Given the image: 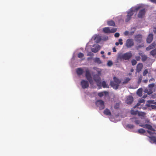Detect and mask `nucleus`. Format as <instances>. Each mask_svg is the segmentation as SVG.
Returning <instances> with one entry per match:
<instances>
[{
	"mask_svg": "<svg viewBox=\"0 0 156 156\" xmlns=\"http://www.w3.org/2000/svg\"><path fill=\"white\" fill-rule=\"evenodd\" d=\"M141 7V6H139L131 8L129 11L127 12V14L125 20V22H127L130 20L132 16L134 14V12H137Z\"/></svg>",
	"mask_w": 156,
	"mask_h": 156,
	"instance_id": "nucleus-1",
	"label": "nucleus"
},
{
	"mask_svg": "<svg viewBox=\"0 0 156 156\" xmlns=\"http://www.w3.org/2000/svg\"><path fill=\"white\" fill-rule=\"evenodd\" d=\"M132 56L131 51L127 52L124 54H120L118 55L117 57L118 60L122 61V60H129Z\"/></svg>",
	"mask_w": 156,
	"mask_h": 156,
	"instance_id": "nucleus-2",
	"label": "nucleus"
},
{
	"mask_svg": "<svg viewBox=\"0 0 156 156\" xmlns=\"http://www.w3.org/2000/svg\"><path fill=\"white\" fill-rule=\"evenodd\" d=\"M113 81H111L110 82V86L114 89L117 90L119 86V84L121 82V80L115 76L113 77Z\"/></svg>",
	"mask_w": 156,
	"mask_h": 156,
	"instance_id": "nucleus-3",
	"label": "nucleus"
},
{
	"mask_svg": "<svg viewBox=\"0 0 156 156\" xmlns=\"http://www.w3.org/2000/svg\"><path fill=\"white\" fill-rule=\"evenodd\" d=\"M117 29L115 28H113L110 29L109 27H107L103 29V32L105 34H110L114 33L116 31Z\"/></svg>",
	"mask_w": 156,
	"mask_h": 156,
	"instance_id": "nucleus-4",
	"label": "nucleus"
},
{
	"mask_svg": "<svg viewBox=\"0 0 156 156\" xmlns=\"http://www.w3.org/2000/svg\"><path fill=\"white\" fill-rule=\"evenodd\" d=\"M134 43L132 39H128L126 41L125 44L127 48H130L134 45Z\"/></svg>",
	"mask_w": 156,
	"mask_h": 156,
	"instance_id": "nucleus-5",
	"label": "nucleus"
},
{
	"mask_svg": "<svg viewBox=\"0 0 156 156\" xmlns=\"http://www.w3.org/2000/svg\"><path fill=\"white\" fill-rule=\"evenodd\" d=\"M85 76L90 83L91 84H92L93 83V81L89 70L88 69H87L86 70Z\"/></svg>",
	"mask_w": 156,
	"mask_h": 156,
	"instance_id": "nucleus-6",
	"label": "nucleus"
},
{
	"mask_svg": "<svg viewBox=\"0 0 156 156\" xmlns=\"http://www.w3.org/2000/svg\"><path fill=\"white\" fill-rule=\"evenodd\" d=\"M93 79L96 82L97 86H100L101 84V79L100 76L98 75L95 74L94 76Z\"/></svg>",
	"mask_w": 156,
	"mask_h": 156,
	"instance_id": "nucleus-7",
	"label": "nucleus"
},
{
	"mask_svg": "<svg viewBox=\"0 0 156 156\" xmlns=\"http://www.w3.org/2000/svg\"><path fill=\"white\" fill-rule=\"evenodd\" d=\"M96 104L100 110H102L105 108L104 103V101L102 100L97 101L96 103Z\"/></svg>",
	"mask_w": 156,
	"mask_h": 156,
	"instance_id": "nucleus-8",
	"label": "nucleus"
},
{
	"mask_svg": "<svg viewBox=\"0 0 156 156\" xmlns=\"http://www.w3.org/2000/svg\"><path fill=\"white\" fill-rule=\"evenodd\" d=\"M80 84L82 88L83 89L87 88L89 86L88 81L85 80H82Z\"/></svg>",
	"mask_w": 156,
	"mask_h": 156,
	"instance_id": "nucleus-9",
	"label": "nucleus"
},
{
	"mask_svg": "<svg viewBox=\"0 0 156 156\" xmlns=\"http://www.w3.org/2000/svg\"><path fill=\"white\" fill-rule=\"evenodd\" d=\"M133 97L131 96H129L127 97L126 103L130 105L133 103Z\"/></svg>",
	"mask_w": 156,
	"mask_h": 156,
	"instance_id": "nucleus-10",
	"label": "nucleus"
},
{
	"mask_svg": "<svg viewBox=\"0 0 156 156\" xmlns=\"http://www.w3.org/2000/svg\"><path fill=\"white\" fill-rule=\"evenodd\" d=\"M142 36L140 34H138L135 36V40L139 43H141L142 41Z\"/></svg>",
	"mask_w": 156,
	"mask_h": 156,
	"instance_id": "nucleus-11",
	"label": "nucleus"
},
{
	"mask_svg": "<svg viewBox=\"0 0 156 156\" xmlns=\"http://www.w3.org/2000/svg\"><path fill=\"white\" fill-rule=\"evenodd\" d=\"M145 9H143L140 10L138 15V16L139 18H141L145 14Z\"/></svg>",
	"mask_w": 156,
	"mask_h": 156,
	"instance_id": "nucleus-12",
	"label": "nucleus"
},
{
	"mask_svg": "<svg viewBox=\"0 0 156 156\" xmlns=\"http://www.w3.org/2000/svg\"><path fill=\"white\" fill-rule=\"evenodd\" d=\"M153 34H150L148 36L147 41L148 43H150L152 41L153 39Z\"/></svg>",
	"mask_w": 156,
	"mask_h": 156,
	"instance_id": "nucleus-13",
	"label": "nucleus"
},
{
	"mask_svg": "<svg viewBox=\"0 0 156 156\" xmlns=\"http://www.w3.org/2000/svg\"><path fill=\"white\" fill-rule=\"evenodd\" d=\"M100 47L99 45H96L94 48H92L91 51L94 53L97 52L100 49Z\"/></svg>",
	"mask_w": 156,
	"mask_h": 156,
	"instance_id": "nucleus-14",
	"label": "nucleus"
},
{
	"mask_svg": "<svg viewBox=\"0 0 156 156\" xmlns=\"http://www.w3.org/2000/svg\"><path fill=\"white\" fill-rule=\"evenodd\" d=\"M143 67V64L141 63H138L136 66V71L138 73L140 72L142 70Z\"/></svg>",
	"mask_w": 156,
	"mask_h": 156,
	"instance_id": "nucleus-15",
	"label": "nucleus"
},
{
	"mask_svg": "<svg viewBox=\"0 0 156 156\" xmlns=\"http://www.w3.org/2000/svg\"><path fill=\"white\" fill-rule=\"evenodd\" d=\"M156 46V44L154 42H153L151 44H150L148 47L146 48V49L147 50L149 51L154 48Z\"/></svg>",
	"mask_w": 156,
	"mask_h": 156,
	"instance_id": "nucleus-16",
	"label": "nucleus"
},
{
	"mask_svg": "<svg viewBox=\"0 0 156 156\" xmlns=\"http://www.w3.org/2000/svg\"><path fill=\"white\" fill-rule=\"evenodd\" d=\"M138 115L142 119L146 117V113L143 112H138Z\"/></svg>",
	"mask_w": 156,
	"mask_h": 156,
	"instance_id": "nucleus-17",
	"label": "nucleus"
},
{
	"mask_svg": "<svg viewBox=\"0 0 156 156\" xmlns=\"http://www.w3.org/2000/svg\"><path fill=\"white\" fill-rule=\"evenodd\" d=\"M150 140V142L151 143L156 144V137L154 136H149Z\"/></svg>",
	"mask_w": 156,
	"mask_h": 156,
	"instance_id": "nucleus-18",
	"label": "nucleus"
},
{
	"mask_svg": "<svg viewBox=\"0 0 156 156\" xmlns=\"http://www.w3.org/2000/svg\"><path fill=\"white\" fill-rule=\"evenodd\" d=\"M76 73L78 75H82L83 73V70L81 68H78L77 69Z\"/></svg>",
	"mask_w": 156,
	"mask_h": 156,
	"instance_id": "nucleus-19",
	"label": "nucleus"
},
{
	"mask_svg": "<svg viewBox=\"0 0 156 156\" xmlns=\"http://www.w3.org/2000/svg\"><path fill=\"white\" fill-rule=\"evenodd\" d=\"M94 40L97 43H99L101 41V38L99 36L96 35L95 37Z\"/></svg>",
	"mask_w": 156,
	"mask_h": 156,
	"instance_id": "nucleus-20",
	"label": "nucleus"
},
{
	"mask_svg": "<svg viewBox=\"0 0 156 156\" xmlns=\"http://www.w3.org/2000/svg\"><path fill=\"white\" fill-rule=\"evenodd\" d=\"M105 114L108 115H111V113L110 110L107 108L106 109L104 112Z\"/></svg>",
	"mask_w": 156,
	"mask_h": 156,
	"instance_id": "nucleus-21",
	"label": "nucleus"
},
{
	"mask_svg": "<svg viewBox=\"0 0 156 156\" xmlns=\"http://www.w3.org/2000/svg\"><path fill=\"white\" fill-rule=\"evenodd\" d=\"M108 94V92L106 91H104V92H100L98 93V95L100 97H102L104 94L106 95Z\"/></svg>",
	"mask_w": 156,
	"mask_h": 156,
	"instance_id": "nucleus-22",
	"label": "nucleus"
},
{
	"mask_svg": "<svg viewBox=\"0 0 156 156\" xmlns=\"http://www.w3.org/2000/svg\"><path fill=\"white\" fill-rule=\"evenodd\" d=\"M141 126L144 128H145L150 130H152L153 129L152 126L149 124H146L145 125H143Z\"/></svg>",
	"mask_w": 156,
	"mask_h": 156,
	"instance_id": "nucleus-23",
	"label": "nucleus"
},
{
	"mask_svg": "<svg viewBox=\"0 0 156 156\" xmlns=\"http://www.w3.org/2000/svg\"><path fill=\"white\" fill-rule=\"evenodd\" d=\"M108 25L110 26H115V22L112 20H110L107 22Z\"/></svg>",
	"mask_w": 156,
	"mask_h": 156,
	"instance_id": "nucleus-24",
	"label": "nucleus"
},
{
	"mask_svg": "<svg viewBox=\"0 0 156 156\" xmlns=\"http://www.w3.org/2000/svg\"><path fill=\"white\" fill-rule=\"evenodd\" d=\"M142 88H139V89L136 92L137 94L139 96L141 97L142 95Z\"/></svg>",
	"mask_w": 156,
	"mask_h": 156,
	"instance_id": "nucleus-25",
	"label": "nucleus"
},
{
	"mask_svg": "<svg viewBox=\"0 0 156 156\" xmlns=\"http://www.w3.org/2000/svg\"><path fill=\"white\" fill-rule=\"evenodd\" d=\"M94 62L95 63H97L98 64H100L101 63V62L100 60V58H94Z\"/></svg>",
	"mask_w": 156,
	"mask_h": 156,
	"instance_id": "nucleus-26",
	"label": "nucleus"
},
{
	"mask_svg": "<svg viewBox=\"0 0 156 156\" xmlns=\"http://www.w3.org/2000/svg\"><path fill=\"white\" fill-rule=\"evenodd\" d=\"M101 84L103 87L104 88L109 87L108 85L106 84L105 81H103L101 83Z\"/></svg>",
	"mask_w": 156,
	"mask_h": 156,
	"instance_id": "nucleus-27",
	"label": "nucleus"
},
{
	"mask_svg": "<svg viewBox=\"0 0 156 156\" xmlns=\"http://www.w3.org/2000/svg\"><path fill=\"white\" fill-rule=\"evenodd\" d=\"M131 79L129 78H127L125 80H124V81L122 82V84H126L128 83V82H129Z\"/></svg>",
	"mask_w": 156,
	"mask_h": 156,
	"instance_id": "nucleus-28",
	"label": "nucleus"
},
{
	"mask_svg": "<svg viewBox=\"0 0 156 156\" xmlns=\"http://www.w3.org/2000/svg\"><path fill=\"white\" fill-rule=\"evenodd\" d=\"M138 111H134L133 109H131V114L133 115H135L138 114Z\"/></svg>",
	"mask_w": 156,
	"mask_h": 156,
	"instance_id": "nucleus-29",
	"label": "nucleus"
},
{
	"mask_svg": "<svg viewBox=\"0 0 156 156\" xmlns=\"http://www.w3.org/2000/svg\"><path fill=\"white\" fill-rule=\"evenodd\" d=\"M142 57V60L143 62L145 61L147 58V57L145 55H140Z\"/></svg>",
	"mask_w": 156,
	"mask_h": 156,
	"instance_id": "nucleus-30",
	"label": "nucleus"
},
{
	"mask_svg": "<svg viewBox=\"0 0 156 156\" xmlns=\"http://www.w3.org/2000/svg\"><path fill=\"white\" fill-rule=\"evenodd\" d=\"M150 54L153 56H154L156 55V49H154L150 52Z\"/></svg>",
	"mask_w": 156,
	"mask_h": 156,
	"instance_id": "nucleus-31",
	"label": "nucleus"
},
{
	"mask_svg": "<svg viewBox=\"0 0 156 156\" xmlns=\"http://www.w3.org/2000/svg\"><path fill=\"white\" fill-rule=\"evenodd\" d=\"M139 133L140 134H143L145 133V130L143 129H140L138 130Z\"/></svg>",
	"mask_w": 156,
	"mask_h": 156,
	"instance_id": "nucleus-32",
	"label": "nucleus"
},
{
	"mask_svg": "<svg viewBox=\"0 0 156 156\" xmlns=\"http://www.w3.org/2000/svg\"><path fill=\"white\" fill-rule=\"evenodd\" d=\"M126 127L129 129H132L134 128V126L132 124H126Z\"/></svg>",
	"mask_w": 156,
	"mask_h": 156,
	"instance_id": "nucleus-33",
	"label": "nucleus"
},
{
	"mask_svg": "<svg viewBox=\"0 0 156 156\" xmlns=\"http://www.w3.org/2000/svg\"><path fill=\"white\" fill-rule=\"evenodd\" d=\"M140 104L141 103H140V102H139V101H138V102L137 103V104L136 105H135L134 107H133V108H141V106H140V107H139V106L140 105Z\"/></svg>",
	"mask_w": 156,
	"mask_h": 156,
	"instance_id": "nucleus-34",
	"label": "nucleus"
},
{
	"mask_svg": "<svg viewBox=\"0 0 156 156\" xmlns=\"http://www.w3.org/2000/svg\"><path fill=\"white\" fill-rule=\"evenodd\" d=\"M84 56V54L81 52H80L78 54V57L79 58H82Z\"/></svg>",
	"mask_w": 156,
	"mask_h": 156,
	"instance_id": "nucleus-35",
	"label": "nucleus"
},
{
	"mask_svg": "<svg viewBox=\"0 0 156 156\" xmlns=\"http://www.w3.org/2000/svg\"><path fill=\"white\" fill-rule=\"evenodd\" d=\"M131 63L132 65L134 66L137 63L135 59H133L131 61Z\"/></svg>",
	"mask_w": 156,
	"mask_h": 156,
	"instance_id": "nucleus-36",
	"label": "nucleus"
},
{
	"mask_svg": "<svg viewBox=\"0 0 156 156\" xmlns=\"http://www.w3.org/2000/svg\"><path fill=\"white\" fill-rule=\"evenodd\" d=\"M144 47V44H141L140 45H138L136 47V49H138L139 48L143 47Z\"/></svg>",
	"mask_w": 156,
	"mask_h": 156,
	"instance_id": "nucleus-37",
	"label": "nucleus"
},
{
	"mask_svg": "<svg viewBox=\"0 0 156 156\" xmlns=\"http://www.w3.org/2000/svg\"><path fill=\"white\" fill-rule=\"evenodd\" d=\"M113 65L112 62L111 61H109L107 63V65L109 66H111Z\"/></svg>",
	"mask_w": 156,
	"mask_h": 156,
	"instance_id": "nucleus-38",
	"label": "nucleus"
},
{
	"mask_svg": "<svg viewBox=\"0 0 156 156\" xmlns=\"http://www.w3.org/2000/svg\"><path fill=\"white\" fill-rule=\"evenodd\" d=\"M134 122L136 124H139L140 122L139 120L137 119L135 117V120H134Z\"/></svg>",
	"mask_w": 156,
	"mask_h": 156,
	"instance_id": "nucleus-39",
	"label": "nucleus"
},
{
	"mask_svg": "<svg viewBox=\"0 0 156 156\" xmlns=\"http://www.w3.org/2000/svg\"><path fill=\"white\" fill-rule=\"evenodd\" d=\"M148 71L147 69H145L143 72V75L144 76H145L146 74L148 73Z\"/></svg>",
	"mask_w": 156,
	"mask_h": 156,
	"instance_id": "nucleus-40",
	"label": "nucleus"
},
{
	"mask_svg": "<svg viewBox=\"0 0 156 156\" xmlns=\"http://www.w3.org/2000/svg\"><path fill=\"white\" fill-rule=\"evenodd\" d=\"M139 101L140 102L141 104L144 103L145 102V100L144 99H141Z\"/></svg>",
	"mask_w": 156,
	"mask_h": 156,
	"instance_id": "nucleus-41",
	"label": "nucleus"
},
{
	"mask_svg": "<svg viewBox=\"0 0 156 156\" xmlns=\"http://www.w3.org/2000/svg\"><path fill=\"white\" fill-rule=\"evenodd\" d=\"M122 39H119V44L120 45H122L123 44V42H122Z\"/></svg>",
	"mask_w": 156,
	"mask_h": 156,
	"instance_id": "nucleus-42",
	"label": "nucleus"
},
{
	"mask_svg": "<svg viewBox=\"0 0 156 156\" xmlns=\"http://www.w3.org/2000/svg\"><path fill=\"white\" fill-rule=\"evenodd\" d=\"M142 79V76H140L139 78V79L138 80V83H140L141 82Z\"/></svg>",
	"mask_w": 156,
	"mask_h": 156,
	"instance_id": "nucleus-43",
	"label": "nucleus"
},
{
	"mask_svg": "<svg viewBox=\"0 0 156 156\" xmlns=\"http://www.w3.org/2000/svg\"><path fill=\"white\" fill-rule=\"evenodd\" d=\"M154 86V83H151V84H149V85H148V87H150V88H152Z\"/></svg>",
	"mask_w": 156,
	"mask_h": 156,
	"instance_id": "nucleus-44",
	"label": "nucleus"
},
{
	"mask_svg": "<svg viewBox=\"0 0 156 156\" xmlns=\"http://www.w3.org/2000/svg\"><path fill=\"white\" fill-rule=\"evenodd\" d=\"M114 36L116 37H118L119 36V34L118 33H116L115 34Z\"/></svg>",
	"mask_w": 156,
	"mask_h": 156,
	"instance_id": "nucleus-45",
	"label": "nucleus"
},
{
	"mask_svg": "<svg viewBox=\"0 0 156 156\" xmlns=\"http://www.w3.org/2000/svg\"><path fill=\"white\" fill-rule=\"evenodd\" d=\"M135 58L136 60L138 61H140V60L141 58L140 56H136L135 57Z\"/></svg>",
	"mask_w": 156,
	"mask_h": 156,
	"instance_id": "nucleus-46",
	"label": "nucleus"
},
{
	"mask_svg": "<svg viewBox=\"0 0 156 156\" xmlns=\"http://www.w3.org/2000/svg\"><path fill=\"white\" fill-rule=\"evenodd\" d=\"M135 120V117H134V118H130V120L132 122H134V121Z\"/></svg>",
	"mask_w": 156,
	"mask_h": 156,
	"instance_id": "nucleus-47",
	"label": "nucleus"
},
{
	"mask_svg": "<svg viewBox=\"0 0 156 156\" xmlns=\"http://www.w3.org/2000/svg\"><path fill=\"white\" fill-rule=\"evenodd\" d=\"M93 55V54L91 52H89L87 54V56H92Z\"/></svg>",
	"mask_w": 156,
	"mask_h": 156,
	"instance_id": "nucleus-48",
	"label": "nucleus"
},
{
	"mask_svg": "<svg viewBox=\"0 0 156 156\" xmlns=\"http://www.w3.org/2000/svg\"><path fill=\"white\" fill-rule=\"evenodd\" d=\"M129 34V32L128 31H126L124 33V34H125V35H126V36H127V35H128Z\"/></svg>",
	"mask_w": 156,
	"mask_h": 156,
	"instance_id": "nucleus-49",
	"label": "nucleus"
},
{
	"mask_svg": "<svg viewBox=\"0 0 156 156\" xmlns=\"http://www.w3.org/2000/svg\"><path fill=\"white\" fill-rule=\"evenodd\" d=\"M135 31H132L130 32L129 33V35H133Z\"/></svg>",
	"mask_w": 156,
	"mask_h": 156,
	"instance_id": "nucleus-50",
	"label": "nucleus"
},
{
	"mask_svg": "<svg viewBox=\"0 0 156 156\" xmlns=\"http://www.w3.org/2000/svg\"><path fill=\"white\" fill-rule=\"evenodd\" d=\"M153 31L154 33H156V27H154L153 28Z\"/></svg>",
	"mask_w": 156,
	"mask_h": 156,
	"instance_id": "nucleus-51",
	"label": "nucleus"
},
{
	"mask_svg": "<svg viewBox=\"0 0 156 156\" xmlns=\"http://www.w3.org/2000/svg\"><path fill=\"white\" fill-rule=\"evenodd\" d=\"M151 107L152 108L154 109L156 108V106L155 105H151Z\"/></svg>",
	"mask_w": 156,
	"mask_h": 156,
	"instance_id": "nucleus-52",
	"label": "nucleus"
},
{
	"mask_svg": "<svg viewBox=\"0 0 156 156\" xmlns=\"http://www.w3.org/2000/svg\"><path fill=\"white\" fill-rule=\"evenodd\" d=\"M112 50H113V51L114 52H115L116 51V50L115 47H114L113 48Z\"/></svg>",
	"mask_w": 156,
	"mask_h": 156,
	"instance_id": "nucleus-53",
	"label": "nucleus"
},
{
	"mask_svg": "<svg viewBox=\"0 0 156 156\" xmlns=\"http://www.w3.org/2000/svg\"><path fill=\"white\" fill-rule=\"evenodd\" d=\"M143 82L145 83H147V81H148V80H143Z\"/></svg>",
	"mask_w": 156,
	"mask_h": 156,
	"instance_id": "nucleus-54",
	"label": "nucleus"
},
{
	"mask_svg": "<svg viewBox=\"0 0 156 156\" xmlns=\"http://www.w3.org/2000/svg\"><path fill=\"white\" fill-rule=\"evenodd\" d=\"M147 132L149 133V134H150V135H151V134H152V133L151 132L149 131V130H147Z\"/></svg>",
	"mask_w": 156,
	"mask_h": 156,
	"instance_id": "nucleus-55",
	"label": "nucleus"
},
{
	"mask_svg": "<svg viewBox=\"0 0 156 156\" xmlns=\"http://www.w3.org/2000/svg\"><path fill=\"white\" fill-rule=\"evenodd\" d=\"M152 2H156V0H150Z\"/></svg>",
	"mask_w": 156,
	"mask_h": 156,
	"instance_id": "nucleus-56",
	"label": "nucleus"
},
{
	"mask_svg": "<svg viewBox=\"0 0 156 156\" xmlns=\"http://www.w3.org/2000/svg\"><path fill=\"white\" fill-rule=\"evenodd\" d=\"M119 44V43L118 42H116L115 43V44L116 46H118Z\"/></svg>",
	"mask_w": 156,
	"mask_h": 156,
	"instance_id": "nucleus-57",
	"label": "nucleus"
},
{
	"mask_svg": "<svg viewBox=\"0 0 156 156\" xmlns=\"http://www.w3.org/2000/svg\"><path fill=\"white\" fill-rule=\"evenodd\" d=\"M133 71H134V70H133V68H131V69H130L131 72H133Z\"/></svg>",
	"mask_w": 156,
	"mask_h": 156,
	"instance_id": "nucleus-58",
	"label": "nucleus"
},
{
	"mask_svg": "<svg viewBox=\"0 0 156 156\" xmlns=\"http://www.w3.org/2000/svg\"><path fill=\"white\" fill-rule=\"evenodd\" d=\"M147 97V95H144L143 96V98H146Z\"/></svg>",
	"mask_w": 156,
	"mask_h": 156,
	"instance_id": "nucleus-59",
	"label": "nucleus"
},
{
	"mask_svg": "<svg viewBox=\"0 0 156 156\" xmlns=\"http://www.w3.org/2000/svg\"><path fill=\"white\" fill-rule=\"evenodd\" d=\"M104 53V51H101V54H103Z\"/></svg>",
	"mask_w": 156,
	"mask_h": 156,
	"instance_id": "nucleus-60",
	"label": "nucleus"
},
{
	"mask_svg": "<svg viewBox=\"0 0 156 156\" xmlns=\"http://www.w3.org/2000/svg\"><path fill=\"white\" fill-rule=\"evenodd\" d=\"M111 54V53L110 52H109L108 53V55H110Z\"/></svg>",
	"mask_w": 156,
	"mask_h": 156,
	"instance_id": "nucleus-61",
	"label": "nucleus"
},
{
	"mask_svg": "<svg viewBox=\"0 0 156 156\" xmlns=\"http://www.w3.org/2000/svg\"><path fill=\"white\" fill-rule=\"evenodd\" d=\"M91 57H88L87 58V59L88 60H89L91 59Z\"/></svg>",
	"mask_w": 156,
	"mask_h": 156,
	"instance_id": "nucleus-62",
	"label": "nucleus"
}]
</instances>
